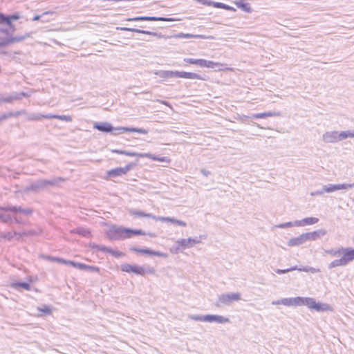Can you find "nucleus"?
<instances>
[{
    "instance_id": "nucleus-1",
    "label": "nucleus",
    "mask_w": 354,
    "mask_h": 354,
    "mask_svg": "<svg viewBox=\"0 0 354 354\" xmlns=\"http://www.w3.org/2000/svg\"><path fill=\"white\" fill-rule=\"evenodd\" d=\"M32 213L30 208H23L21 206L8 205L0 207V220L6 223H24L20 215L30 216Z\"/></svg>"
},
{
    "instance_id": "nucleus-2",
    "label": "nucleus",
    "mask_w": 354,
    "mask_h": 354,
    "mask_svg": "<svg viewBox=\"0 0 354 354\" xmlns=\"http://www.w3.org/2000/svg\"><path fill=\"white\" fill-rule=\"evenodd\" d=\"M281 303L282 305L287 306H307L309 308L318 312L326 311L330 309L329 305L316 302L315 299L309 297L283 298L281 299Z\"/></svg>"
},
{
    "instance_id": "nucleus-3",
    "label": "nucleus",
    "mask_w": 354,
    "mask_h": 354,
    "mask_svg": "<svg viewBox=\"0 0 354 354\" xmlns=\"http://www.w3.org/2000/svg\"><path fill=\"white\" fill-rule=\"evenodd\" d=\"M64 181L61 177L53 178L50 180L39 179L32 182L25 188L26 192H39L48 189L49 187L57 185L59 182Z\"/></svg>"
},
{
    "instance_id": "nucleus-4",
    "label": "nucleus",
    "mask_w": 354,
    "mask_h": 354,
    "mask_svg": "<svg viewBox=\"0 0 354 354\" xmlns=\"http://www.w3.org/2000/svg\"><path fill=\"white\" fill-rule=\"evenodd\" d=\"M348 138H354V131H330L322 135V140L325 143H335L346 140Z\"/></svg>"
},
{
    "instance_id": "nucleus-5",
    "label": "nucleus",
    "mask_w": 354,
    "mask_h": 354,
    "mask_svg": "<svg viewBox=\"0 0 354 354\" xmlns=\"http://www.w3.org/2000/svg\"><path fill=\"white\" fill-rule=\"evenodd\" d=\"M342 258L335 259L330 262L328 268L332 269L338 266H345L354 259V249L350 248H342Z\"/></svg>"
},
{
    "instance_id": "nucleus-6",
    "label": "nucleus",
    "mask_w": 354,
    "mask_h": 354,
    "mask_svg": "<svg viewBox=\"0 0 354 354\" xmlns=\"http://www.w3.org/2000/svg\"><path fill=\"white\" fill-rule=\"evenodd\" d=\"M109 239L111 240H124L129 239V228L122 226H112L108 233Z\"/></svg>"
},
{
    "instance_id": "nucleus-7",
    "label": "nucleus",
    "mask_w": 354,
    "mask_h": 354,
    "mask_svg": "<svg viewBox=\"0 0 354 354\" xmlns=\"http://www.w3.org/2000/svg\"><path fill=\"white\" fill-rule=\"evenodd\" d=\"M184 61L190 64H195L201 67H206L209 68H214L215 70H222L223 65L218 62H214L212 61H208L203 59H193V58H185Z\"/></svg>"
},
{
    "instance_id": "nucleus-8",
    "label": "nucleus",
    "mask_w": 354,
    "mask_h": 354,
    "mask_svg": "<svg viewBox=\"0 0 354 354\" xmlns=\"http://www.w3.org/2000/svg\"><path fill=\"white\" fill-rule=\"evenodd\" d=\"M113 153H116L119 154H123L128 156H138L140 158H148L150 159H152L153 160H158L160 162H165L167 160V157H162V158H157L154 156L153 155L148 153H136V152H131L127 151H122V150H113Z\"/></svg>"
},
{
    "instance_id": "nucleus-9",
    "label": "nucleus",
    "mask_w": 354,
    "mask_h": 354,
    "mask_svg": "<svg viewBox=\"0 0 354 354\" xmlns=\"http://www.w3.org/2000/svg\"><path fill=\"white\" fill-rule=\"evenodd\" d=\"M20 15L18 13H15L11 15H6L5 14L0 12V25H6L12 28V32L15 30V27L12 24V21H16L20 19Z\"/></svg>"
},
{
    "instance_id": "nucleus-10",
    "label": "nucleus",
    "mask_w": 354,
    "mask_h": 354,
    "mask_svg": "<svg viewBox=\"0 0 354 354\" xmlns=\"http://www.w3.org/2000/svg\"><path fill=\"white\" fill-rule=\"evenodd\" d=\"M136 164L129 163L124 167H117L107 171V176L110 178H116L126 174Z\"/></svg>"
},
{
    "instance_id": "nucleus-11",
    "label": "nucleus",
    "mask_w": 354,
    "mask_h": 354,
    "mask_svg": "<svg viewBox=\"0 0 354 354\" xmlns=\"http://www.w3.org/2000/svg\"><path fill=\"white\" fill-rule=\"evenodd\" d=\"M241 299V294L239 292L222 294L218 297V302L225 305H230L232 301Z\"/></svg>"
},
{
    "instance_id": "nucleus-12",
    "label": "nucleus",
    "mask_w": 354,
    "mask_h": 354,
    "mask_svg": "<svg viewBox=\"0 0 354 354\" xmlns=\"http://www.w3.org/2000/svg\"><path fill=\"white\" fill-rule=\"evenodd\" d=\"M125 132H136L141 134H147L148 131L145 129L135 128V127H113V132H111L113 135H120Z\"/></svg>"
},
{
    "instance_id": "nucleus-13",
    "label": "nucleus",
    "mask_w": 354,
    "mask_h": 354,
    "mask_svg": "<svg viewBox=\"0 0 354 354\" xmlns=\"http://www.w3.org/2000/svg\"><path fill=\"white\" fill-rule=\"evenodd\" d=\"M296 270H297L299 271H303V272H310V273H317V272H319V269L313 268V267H309V266L303 267V268H297V266H293L290 268L283 269V270L282 269H276L275 272L279 274H285L288 272Z\"/></svg>"
},
{
    "instance_id": "nucleus-14",
    "label": "nucleus",
    "mask_w": 354,
    "mask_h": 354,
    "mask_svg": "<svg viewBox=\"0 0 354 354\" xmlns=\"http://www.w3.org/2000/svg\"><path fill=\"white\" fill-rule=\"evenodd\" d=\"M201 243V240L196 238L189 237L188 239H180L176 241V245L181 246L183 250L194 247L196 244Z\"/></svg>"
},
{
    "instance_id": "nucleus-15",
    "label": "nucleus",
    "mask_w": 354,
    "mask_h": 354,
    "mask_svg": "<svg viewBox=\"0 0 354 354\" xmlns=\"http://www.w3.org/2000/svg\"><path fill=\"white\" fill-rule=\"evenodd\" d=\"M128 21H174L176 19L173 18H167L163 17H136L133 18H128L126 19Z\"/></svg>"
},
{
    "instance_id": "nucleus-16",
    "label": "nucleus",
    "mask_w": 354,
    "mask_h": 354,
    "mask_svg": "<svg viewBox=\"0 0 354 354\" xmlns=\"http://www.w3.org/2000/svg\"><path fill=\"white\" fill-rule=\"evenodd\" d=\"M131 250H132L135 252L145 254H148V255H153V256L163 257V258L167 257V254L166 253H163L160 251H154V250H150L148 248L142 249V248H138L136 247H133L131 248Z\"/></svg>"
},
{
    "instance_id": "nucleus-17",
    "label": "nucleus",
    "mask_w": 354,
    "mask_h": 354,
    "mask_svg": "<svg viewBox=\"0 0 354 354\" xmlns=\"http://www.w3.org/2000/svg\"><path fill=\"white\" fill-rule=\"evenodd\" d=\"M327 234V231L324 229H319L318 230L312 232H307L304 233L306 241H316L318 239L325 236Z\"/></svg>"
},
{
    "instance_id": "nucleus-18",
    "label": "nucleus",
    "mask_w": 354,
    "mask_h": 354,
    "mask_svg": "<svg viewBox=\"0 0 354 354\" xmlns=\"http://www.w3.org/2000/svg\"><path fill=\"white\" fill-rule=\"evenodd\" d=\"M204 322H217L219 324L227 323L230 322V319L221 315H204Z\"/></svg>"
},
{
    "instance_id": "nucleus-19",
    "label": "nucleus",
    "mask_w": 354,
    "mask_h": 354,
    "mask_svg": "<svg viewBox=\"0 0 354 354\" xmlns=\"http://www.w3.org/2000/svg\"><path fill=\"white\" fill-rule=\"evenodd\" d=\"M93 128L104 133H111L113 132V130L112 124L107 122H95L93 125Z\"/></svg>"
},
{
    "instance_id": "nucleus-20",
    "label": "nucleus",
    "mask_w": 354,
    "mask_h": 354,
    "mask_svg": "<svg viewBox=\"0 0 354 354\" xmlns=\"http://www.w3.org/2000/svg\"><path fill=\"white\" fill-rule=\"evenodd\" d=\"M117 30H120L123 31H129V32H138V33H142L149 35H153L158 37H162L163 36L161 34H158L155 32H151L148 30H143L138 28H127V27H117Z\"/></svg>"
},
{
    "instance_id": "nucleus-21",
    "label": "nucleus",
    "mask_w": 354,
    "mask_h": 354,
    "mask_svg": "<svg viewBox=\"0 0 354 354\" xmlns=\"http://www.w3.org/2000/svg\"><path fill=\"white\" fill-rule=\"evenodd\" d=\"M90 246L92 248L96 249L97 250L109 252L116 257H120L124 255V254L122 252L113 250L111 248H106V246L104 245H97L95 243H91Z\"/></svg>"
},
{
    "instance_id": "nucleus-22",
    "label": "nucleus",
    "mask_w": 354,
    "mask_h": 354,
    "mask_svg": "<svg viewBox=\"0 0 354 354\" xmlns=\"http://www.w3.org/2000/svg\"><path fill=\"white\" fill-rule=\"evenodd\" d=\"M51 260L56 261L59 263L71 265L73 267H74L77 269L81 270H86V265L84 263L75 262V261H67V260L60 259V258L53 257V258H51Z\"/></svg>"
},
{
    "instance_id": "nucleus-23",
    "label": "nucleus",
    "mask_w": 354,
    "mask_h": 354,
    "mask_svg": "<svg viewBox=\"0 0 354 354\" xmlns=\"http://www.w3.org/2000/svg\"><path fill=\"white\" fill-rule=\"evenodd\" d=\"M176 38H194V39H212L214 37L212 36H205L203 35H193V34H185V33H178L174 35L173 36Z\"/></svg>"
},
{
    "instance_id": "nucleus-24",
    "label": "nucleus",
    "mask_w": 354,
    "mask_h": 354,
    "mask_svg": "<svg viewBox=\"0 0 354 354\" xmlns=\"http://www.w3.org/2000/svg\"><path fill=\"white\" fill-rule=\"evenodd\" d=\"M156 221H160L162 222H170L172 224L178 225L183 227H185L187 225V223L185 221L178 220L172 217L157 216Z\"/></svg>"
},
{
    "instance_id": "nucleus-25",
    "label": "nucleus",
    "mask_w": 354,
    "mask_h": 354,
    "mask_svg": "<svg viewBox=\"0 0 354 354\" xmlns=\"http://www.w3.org/2000/svg\"><path fill=\"white\" fill-rule=\"evenodd\" d=\"M306 242V237L304 233H303L297 237L290 239L288 242V245L290 247L299 246L304 244Z\"/></svg>"
},
{
    "instance_id": "nucleus-26",
    "label": "nucleus",
    "mask_w": 354,
    "mask_h": 354,
    "mask_svg": "<svg viewBox=\"0 0 354 354\" xmlns=\"http://www.w3.org/2000/svg\"><path fill=\"white\" fill-rule=\"evenodd\" d=\"M132 272L139 275H145L146 273L153 274L154 273V269L152 268H147L145 269V268L138 266L133 265Z\"/></svg>"
},
{
    "instance_id": "nucleus-27",
    "label": "nucleus",
    "mask_w": 354,
    "mask_h": 354,
    "mask_svg": "<svg viewBox=\"0 0 354 354\" xmlns=\"http://www.w3.org/2000/svg\"><path fill=\"white\" fill-rule=\"evenodd\" d=\"M322 188L324 193H331L337 190L345 189V183L337 185L328 184L324 185Z\"/></svg>"
},
{
    "instance_id": "nucleus-28",
    "label": "nucleus",
    "mask_w": 354,
    "mask_h": 354,
    "mask_svg": "<svg viewBox=\"0 0 354 354\" xmlns=\"http://www.w3.org/2000/svg\"><path fill=\"white\" fill-rule=\"evenodd\" d=\"M280 113L279 112L275 111H268V112H264L261 113H255L252 115V118L258 119V118H265L267 117H274V116H279Z\"/></svg>"
},
{
    "instance_id": "nucleus-29",
    "label": "nucleus",
    "mask_w": 354,
    "mask_h": 354,
    "mask_svg": "<svg viewBox=\"0 0 354 354\" xmlns=\"http://www.w3.org/2000/svg\"><path fill=\"white\" fill-rule=\"evenodd\" d=\"M130 214L133 216H139V217H147V218H153L154 220L156 221V218H157V216H155V215H153L152 214H150V213H145L142 211H138V210H130Z\"/></svg>"
},
{
    "instance_id": "nucleus-30",
    "label": "nucleus",
    "mask_w": 354,
    "mask_h": 354,
    "mask_svg": "<svg viewBox=\"0 0 354 354\" xmlns=\"http://www.w3.org/2000/svg\"><path fill=\"white\" fill-rule=\"evenodd\" d=\"M11 287L16 290H19L20 288H23L26 290H30V284L28 282H15L11 283Z\"/></svg>"
},
{
    "instance_id": "nucleus-31",
    "label": "nucleus",
    "mask_w": 354,
    "mask_h": 354,
    "mask_svg": "<svg viewBox=\"0 0 354 354\" xmlns=\"http://www.w3.org/2000/svg\"><path fill=\"white\" fill-rule=\"evenodd\" d=\"M155 75L159 76L161 78L167 79L173 78L174 71H158L154 73Z\"/></svg>"
},
{
    "instance_id": "nucleus-32",
    "label": "nucleus",
    "mask_w": 354,
    "mask_h": 354,
    "mask_svg": "<svg viewBox=\"0 0 354 354\" xmlns=\"http://www.w3.org/2000/svg\"><path fill=\"white\" fill-rule=\"evenodd\" d=\"M29 37H30V33H26L24 35H16V36H12L10 35V44H12L14 43L21 42Z\"/></svg>"
},
{
    "instance_id": "nucleus-33",
    "label": "nucleus",
    "mask_w": 354,
    "mask_h": 354,
    "mask_svg": "<svg viewBox=\"0 0 354 354\" xmlns=\"http://www.w3.org/2000/svg\"><path fill=\"white\" fill-rule=\"evenodd\" d=\"M236 5L238 8H241L246 12H251L252 8L248 3H245L243 1H236Z\"/></svg>"
},
{
    "instance_id": "nucleus-34",
    "label": "nucleus",
    "mask_w": 354,
    "mask_h": 354,
    "mask_svg": "<svg viewBox=\"0 0 354 354\" xmlns=\"http://www.w3.org/2000/svg\"><path fill=\"white\" fill-rule=\"evenodd\" d=\"M46 117L48 119L55 118V119H59V120H64L66 122H71L72 121V117L70 115H59L49 114L48 116H46Z\"/></svg>"
},
{
    "instance_id": "nucleus-35",
    "label": "nucleus",
    "mask_w": 354,
    "mask_h": 354,
    "mask_svg": "<svg viewBox=\"0 0 354 354\" xmlns=\"http://www.w3.org/2000/svg\"><path fill=\"white\" fill-rule=\"evenodd\" d=\"M319 221V218L317 217H307L303 219L304 226L310 225L317 223Z\"/></svg>"
},
{
    "instance_id": "nucleus-36",
    "label": "nucleus",
    "mask_w": 354,
    "mask_h": 354,
    "mask_svg": "<svg viewBox=\"0 0 354 354\" xmlns=\"http://www.w3.org/2000/svg\"><path fill=\"white\" fill-rule=\"evenodd\" d=\"M343 250L342 248L339 249H330L326 251V252L328 254H330L332 257H339L342 255Z\"/></svg>"
},
{
    "instance_id": "nucleus-37",
    "label": "nucleus",
    "mask_w": 354,
    "mask_h": 354,
    "mask_svg": "<svg viewBox=\"0 0 354 354\" xmlns=\"http://www.w3.org/2000/svg\"><path fill=\"white\" fill-rule=\"evenodd\" d=\"M73 232H75L83 236H87L90 234L89 230L84 227H78L74 230Z\"/></svg>"
},
{
    "instance_id": "nucleus-38",
    "label": "nucleus",
    "mask_w": 354,
    "mask_h": 354,
    "mask_svg": "<svg viewBox=\"0 0 354 354\" xmlns=\"http://www.w3.org/2000/svg\"><path fill=\"white\" fill-rule=\"evenodd\" d=\"M37 310L46 315H50L52 312L51 308L47 305H43L41 307H37Z\"/></svg>"
},
{
    "instance_id": "nucleus-39",
    "label": "nucleus",
    "mask_w": 354,
    "mask_h": 354,
    "mask_svg": "<svg viewBox=\"0 0 354 354\" xmlns=\"http://www.w3.org/2000/svg\"><path fill=\"white\" fill-rule=\"evenodd\" d=\"M12 100H21L22 97H28L30 95L28 93L21 92V93H12Z\"/></svg>"
},
{
    "instance_id": "nucleus-40",
    "label": "nucleus",
    "mask_w": 354,
    "mask_h": 354,
    "mask_svg": "<svg viewBox=\"0 0 354 354\" xmlns=\"http://www.w3.org/2000/svg\"><path fill=\"white\" fill-rule=\"evenodd\" d=\"M145 232L142 231V230H133L129 228V238L132 237L133 236H137V235H145Z\"/></svg>"
},
{
    "instance_id": "nucleus-41",
    "label": "nucleus",
    "mask_w": 354,
    "mask_h": 354,
    "mask_svg": "<svg viewBox=\"0 0 354 354\" xmlns=\"http://www.w3.org/2000/svg\"><path fill=\"white\" fill-rule=\"evenodd\" d=\"M4 25H0V32L3 33L6 35H10L13 32H12V28H10L9 26L6 28L3 27Z\"/></svg>"
},
{
    "instance_id": "nucleus-42",
    "label": "nucleus",
    "mask_w": 354,
    "mask_h": 354,
    "mask_svg": "<svg viewBox=\"0 0 354 354\" xmlns=\"http://www.w3.org/2000/svg\"><path fill=\"white\" fill-rule=\"evenodd\" d=\"M48 115H49V114L41 115V114H39V113H37V114L34 113V114L30 115L28 118L30 120H39L41 118H46V116H48Z\"/></svg>"
},
{
    "instance_id": "nucleus-43",
    "label": "nucleus",
    "mask_w": 354,
    "mask_h": 354,
    "mask_svg": "<svg viewBox=\"0 0 354 354\" xmlns=\"http://www.w3.org/2000/svg\"><path fill=\"white\" fill-rule=\"evenodd\" d=\"M11 44L10 37H0V47L6 46Z\"/></svg>"
},
{
    "instance_id": "nucleus-44",
    "label": "nucleus",
    "mask_w": 354,
    "mask_h": 354,
    "mask_svg": "<svg viewBox=\"0 0 354 354\" xmlns=\"http://www.w3.org/2000/svg\"><path fill=\"white\" fill-rule=\"evenodd\" d=\"M13 102L12 94L10 93L6 97L0 96V104L2 102L12 103Z\"/></svg>"
},
{
    "instance_id": "nucleus-45",
    "label": "nucleus",
    "mask_w": 354,
    "mask_h": 354,
    "mask_svg": "<svg viewBox=\"0 0 354 354\" xmlns=\"http://www.w3.org/2000/svg\"><path fill=\"white\" fill-rule=\"evenodd\" d=\"M133 265L124 264L122 265L121 270L125 272H132Z\"/></svg>"
},
{
    "instance_id": "nucleus-46",
    "label": "nucleus",
    "mask_w": 354,
    "mask_h": 354,
    "mask_svg": "<svg viewBox=\"0 0 354 354\" xmlns=\"http://www.w3.org/2000/svg\"><path fill=\"white\" fill-rule=\"evenodd\" d=\"M174 77H180L187 79V72L185 71H174Z\"/></svg>"
},
{
    "instance_id": "nucleus-47",
    "label": "nucleus",
    "mask_w": 354,
    "mask_h": 354,
    "mask_svg": "<svg viewBox=\"0 0 354 354\" xmlns=\"http://www.w3.org/2000/svg\"><path fill=\"white\" fill-rule=\"evenodd\" d=\"M189 318L194 321L204 322V315H189Z\"/></svg>"
},
{
    "instance_id": "nucleus-48",
    "label": "nucleus",
    "mask_w": 354,
    "mask_h": 354,
    "mask_svg": "<svg viewBox=\"0 0 354 354\" xmlns=\"http://www.w3.org/2000/svg\"><path fill=\"white\" fill-rule=\"evenodd\" d=\"M187 79L202 80L201 77L195 73L187 72Z\"/></svg>"
},
{
    "instance_id": "nucleus-49",
    "label": "nucleus",
    "mask_w": 354,
    "mask_h": 354,
    "mask_svg": "<svg viewBox=\"0 0 354 354\" xmlns=\"http://www.w3.org/2000/svg\"><path fill=\"white\" fill-rule=\"evenodd\" d=\"M187 79L202 80L201 77L195 73L187 72Z\"/></svg>"
},
{
    "instance_id": "nucleus-50",
    "label": "nucleus",
    "mask_w": 354,
    "mask_h": 354,
    "mask_svg": "<svg viewBox=\"0 0 354 354\" xmlns=\"http://www.w3.org/2000/svg\"><path fill=\"white\" fill-rule=\"evenodd\" d=\"M85 270H88L89 272H99L100 268L98 267L86 265V268Z\"/></svg>"
},
{
    "instance_id": "nucleus-51",
    "label": "nucleus",
    "mask_w": 354,
    "mask_h": 354,
    "mask_svg": "<svg viewBox=\"0 0 354 354\" xmlns=\"http://www.w3.org/2000/svg\"><path fill=\"white\" fill-rule=\"evenodd\" d=\"M292 226H293L292 222H287V223H281V224L277 225L276 227H279V228H286V227H290Z\"/></svg>"
},
{
    "instance_id": "nucleus-52",
    "label": "nucleus",
    "mask_w": 354,
    "mask_h": 354,
    "mask_svg": "<svg viewBox=\"0 0 354 354\" xmlns=\"http://www.w3.org/2000/svg\"><path fill=\"white\" fill-rule=\"evenodd\" d=\"M183 249L181 248V246H179V245H176L173 246L170 250L172 253L177 254L178 252L182 251Z\"/></svg>"
},
{
    "instance_id": "nucleus-53",
    "label": "nucleus",
    "mask_w": 354,
    "mask_h": 354,
    "mask_svg": "<svg viewBox=\"0 0 354 354\" xmlns=\"http://www.w3.org/2000/svg\"><path fill=\"white\" fill-rule=\"evenodd\" d=\"M53 12H44L41 15H36L33 17L32 19V21H38L41 18L44 17L45 15H47L48 14H52Z\"/></svg>"
},
{
    "instance_id": "nucleus-54",
    "label": "nucleus",
    "mask_w": 354,
    "mask_h": 354,
    "mask_svg": "<svg viewBox=\"0 0 354 354\" xmlns=\"http://www.w3.org/2000/svg\"><path fill=\"white\" fill-rule=\"evenodd\" d=\"M226 4L221 2H214L213 1V6L217 8H225Z\"/></svg>"
},
{
    "instance_id": "nucleus-55",
    "label": "nucleus",
    "mask_w": 354,
    "mask_h": 354,
    "mask_svg": "<svg viewBox=\"0 0 354 354\" xmlns=\"http://www.w3.org/2000/svg\"><path fill=\"white\" fill-rule=\"evenodd\" d=\"M11 115L12 114L10 113V112L0 115V122H2L3 120H7L9 118H11Z\"/></svg>"
},
{
    "instance_id": "nucleus-56",
    "label": "nucleus",
    "mask_w": 354,
    "mask_h": 354,
    "mask_svg": "<svg viewBox=\"0 0 354 354\" xmlns=\"http://www.w3.org/2000/svg\"><path fill=\"white\" fill-rule=\"evenodd\" d=\"M198 1L201 3L203 5L213 6V1H209V0H198Z\"/></svg>"
},
{
    "instance_id": "nucleus-57",
    "label": "nucleus",
    "mask_w": 354,
    "mask_h": 354,
    "mask_svg": "<svg viewBox=\"0 0 354 354\" xmlns=\"http://www.w3.org/2000/svg\"><path fill=\"white\" fill-rule=\"evenodd\" d=\"M324 190H323V188L320 190H317V191H315V192H313L310 193V195L313 196H318V195H322L324 194Z\"/></svg>"
},
{
    "instance_id": "nucleus-58",
    "label": "nucleus",
    "mask_w": 354,
    "mask_h": 354,
    "mask_svg": "<svg viewBox=\"0 0 354 354\" xmlns=\"http://www.w3.org/2000/svg\"><path fill=\"white\" fill-rule=\"evenodd\" d=\"M293 226H304L303 219L292 222Z\"/></svg>"
},
{
    "instance_id": "nucleus-59",
    "label": "nucleus",
    "mask_w": 354,
    "mask_h": 354,
    "mask_svg": "<svg viewBox=\"0 0 354 354\" xmlns=\"http://www.w3.org/2000/svg\"><path fill=\"white\" fill-rule=\"evenodd\" d=\"M201 174H203V175H204L205 176H207L210 174V172L209 171L206 170L205 169H201Z\"/></svg>"
},
{
    "instance_id": "nucleus-60",
    "label": "nucleus",
    "mask_w": 354,
    "mask_h": 354,
    "mask_svg": "<svg viewBox=\"0 0 354 354\" xmlns=\"http://www.w3.org/2000/svg\"><path fill=\"white\" fill-rule=\"evenodd\" d=\"M3 237L8 239H11L13 238V235L12 234V233L8 232L6 234H5Z\"/></svg>"
},
{
    "instance_id": "nucleus-61",
    "label": "nucleus",
    "mask_w": 354,
    "mask_h": 354,
    "mask_svg": "<svg viewBox=\"0 0 354 354\" xmlns=\"http://www.w3.org/2000/svg\"><path fill=\"white\" fill-rule=\"evenodd\" d=\"M354 187V183L351 184H346L345 183V189H350Z\"/></svg>"
},
{
    "instance_id": "nucleus-62",
    "label": "nucleus",
    "mask_w": 354,
    "mask_h": 354,
    "mask_svg": "<svg viewBox=\"0 0 354 354\" xmlns=\"http://www.w3.org/2000/svg\"><path fill=\"white\" fill-rule=\"evenodd\" d=\"M224 9L227 10H232V11H235L236 10L233 7H231V6H230L228 5H225Z\"/></svg>"
},
{
    "instance_id": "nucleus-63",
    "label": "nucleus",
    "mask_w": 354,
    "mask_h": 354,
    "mask_svg": "<svg viewBox=\"0 0 354 354\" xmlns=\"http://www.w3.org/2000/svg\"><path fill=\"white\" fill-rule=\"evenodd\" d=\"M272 305H280V304H282V303H281V299L276 300V301H273L272 302Z\"/></svg>"
},
{
    "instance_id": "nucleus-64",
    "label": "nucleus",
    "mask_w": 354,
    "mask_h": 354,
    "mask_svg": "<svg viewBox=\"0 0 354 354\" xmlns=\"http://www.w3.org/2000/svg\"><path fill=\"white\" fill-rule=\"evenodd\" d=\"M20 111H17V112H10V113H11V117H17L18 115H19L20 114Z\"/></svg>"
}]
</instances>
